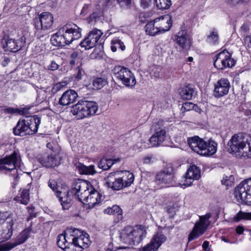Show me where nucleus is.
<instances>
[{
	"label": "nucleus",
	"instance_id": "nucleus-1",
	"mask_svg": "<svg viewBox=\"0 0 251 251\" xmlns=\"http://www.w3.org/2000/svg\"><path fill=\"white\" fill-rule=\"evenodd\" d=\"M227 151L236 156L251 158V139L245 141L242 136L234 134L228 142Z\"/></svg>",
	"mask_w": 251,
	"mask_h": 251
},
{
	"label": "nucleus",
	"instance_id": "nucleus-2",
	"mask_svg": "<svg viewBox=\"0 0 251 251\" xmlns=\"http://www.w3.org/2000/svg\"><path fill=\"white\" fill-rule=\"evenodd\" d=\"M134 181L132 173L128 171H117L110 173L107 177L106 184L114 190H120L130 186Z\"/></svg>",
	"mask_w": 251,
	"mask_h": 251
},
{
	"label": "nucleus",
	"instance_id": "nucleus-3",
	"mask_svg": "<svg viewBox=\"0 0 251 251\" xmlns=\"http://www.w3.org/2000/svg\"><path fill=\"white\" fill-rule=\"evenodd\" d=\"M187 142L191 149L201 155H211L217 151V144L212 139L206 142L199 136H194L188 138Z\"/></svg>",
	"mask_w": 251,
	"mask_h": 251
},
{
	"label": "nucleus",
	"instance_id": "nucleus-4",
	"mask_svg": "<svg viewBox=\"0 0 251 251\" xmlns=\"http://www.w3.org/2000/svg\"><path fill=\"white\" fill-rule=\"evenodd\" d=\"M40 122V118L36 116L30 117L26 120H19L13 129V133L20 136L33 134L37 132Z\"/></svg>",
	"mask_w": 251,
	"mask_h": 251
},
{
	"label": "nucleus",
	"instance_id": "nucleus-5",
	"mask_svg": "<svg viewBox=\"0 0 251 251\" xmlns=\"http://www.w3.org/2000/svg\"><path fill=\"white\" fill-rule=\"evenodd\" d=\"M98 109L96 102L81 100L72 106L71 112L77 119H82L94 115Z\"/></svg>",
	"mask_w": 251,
	"mask_h": 251
},
{
	"label": "nucleus",
	"instance_id": "nucleus-6",
	"mask_svg": "<svg viewBox=\"0 0 251 251\" xmlns=\"http://www.w3.org/2000/svg\"><path fill=\"white\" fill-rule=\"evenodd\" d=\"M93 188L87 181L83 179L74 180L71 189L68 191V195L81 201L84 197L88 195L90 189Z\"/></svg>",
	"mask_w": 251,
	"mask_h": 251
},
{
	"label": "nucleus",
	"instance_id": "nucleus-7",
	"mask_svg": "<svg viewBox=\"0 0 251 251\" xmlns=\"http://www.w3.org/2000/svg\"><path fill=\"white\" fill-rule=\"evenodd\" d=\"M234 195L238 201L251 205V178L244 180L237 186Z\"/></svg>",
	"mask_w": 251,
	"mask_h": 251
},
{
	"label": "nucleus",
	"instance_id": "nucleus-8",
	"mask_svg": "<svg viewBox=\"0 0 251 251\" xmlns=\"http://www.w3.org/2000/svg\"><path fill=\"white\" fill-rule=\"evenodd\" d=\"M174 179L173 168L171 166H166L163 170L156 174L154 181L157 185V188L160 189L173 185Z\"/></svg>",
	"mask_w": 251,
	"mask_h": 251
},
{
	"label": "nucleus",
	"instance_id": "nucleus-9",
	"mask_svg": "<svg viewBox=\"0 0 251 251\" xmlns=\"http://www.w3.org/2000/svg\"><path fill=\"white\" fill-rule=\"evenodd\" d=\"M113 71L115 77L126 86H133L136 84L135 76L128 69L118 66L115 67Z\"/></svg>",
	"mask_w": 251,
	"mask_h": 251
},
{
	"label": "nucleus",
	"instance_id": "nucleus-10",
	"mask_svg": "<svg viewBox=\"0 0 251 251\" xmlns=\"http://www.w3.org/2000/svg\"><path fill=\"white\" fill-rule=\"evenodd\" d=\"M102 34L103 33L101 30L98 29H93L89 32L88 36L80 43L79 45L85 50L92 48L96 46V44L103 48L102 45L104 41L100 38Z\"/></svg>",
	"mask_w": 251,
	"mask_h": 251
},
{
	"label": "nucleus",
	"instance_id": "nucleus-11",
	"mask_svg": "<svg viewBox=\"0 0 251 251\" xmlns=\"http://www.w3.org/2000/svg\"><path fill=\"white\" fill-rule=\"evenodd\" d=\"M235 64V61L231 58V54L225 50L216 55L214 66L219 70H224L226 68L232 67Z\"/></svg>",
	"mask_w": 251,
	"mask_h": 251
},
{
	"label": "nucleus",
	"instance_id": "nucleus-12",
	"mask_svg": "<svg viewBox=\"0 0 251 251\" xmlns=\"http://www.w3.org/2000/svg\"><path fill=\"white\" fill-rule=\"evenodd\" d=\"M34 25L36 32L45 30L51 28L53 23L52 15L50 12L42 13L38 18L34 19Z\"/></svg>",
	"mask_w": 251,
	"mask_h": 251
},
{
	"label": "nucleus",
	"instance_id": "nucleus-13",
	"mask_svg": "<svg viewBox=\"0 0 251 251\" xmlns=\"http://www.w3.org/2000/svg\"><path fill=\"white\" fill-rule=\"evenodd\" d=\"M211 217L210 213L200 216L199 221L195 223L192 232L189 235H199L204 234L210 226V222L209 219Z\"/></svg>",
	"mask_w": 251,
	"mask_h": 251
},
{
	"label": "nucleus",
	"instance_id": "nucleus-14",
	"mask_svg": "<svg viewBox=\"0 0 251 251\" xmlns=\"http://www.w3.org/2000/svg\"><path fill=\"white\" fill-rule=\"evenodd\" d=\"M63 30L64 39L66 40L67 45H69L75 40L79 38L81 36V28L75 25L74 27L68 28L64 26L60 28Z\"/></svg>",
	"mask_w": 251,
	"mask_h": 251
},
{
	"label": "nucleus",
	"instance_id": "nucleus-15",
	"mask_svg": "<svg viewBox=\"0 0 251 251\" xmlns=\"http://www.w3.org/2000/svg\"><path fill=\"white\" fill-rule=\"evenodd\" d=\"M157 124L154 123L152 125V129L155 133L150 137L149 141L151 147H157L160 146L166 138V131L165 129L157 128L156 127Z\"/></svg>",
	"mask_w": 251,
	"mask_h": 251
},
{
	"label": "nucleus",
	"instance_id": "nucleus-16",
	"mask_svg": "<svg viewBox=\"0 0 251 251\" xmlns=\"http://www.w3.org/2000/svg\"><path fill=\"white\" fill-rule=\"evenodd\" d=\"M200 170L195 165L190 166L187 170V172L181 180L182 185L189 186L194 180H197L200 177Z\"/></svg>",
	"mask_w": 251,
	"mask_h": 251
},
{
	"label": "nucleus",
	"instance_id": "nucleus-17",
	"mask_svg": "<svg viewBox=\"0 0 251 251\" xmlns=\"http://www.w3.org/2000/svg\"><path fill=\"white\" fill-rule=\"evenodd\" d=\"M17 152L14 151L11 155L0 159V170L15 171L17 161Z\"/></svg>",
	"mask_w": 251,
	"mask_h": 251
},
{
	"label": "nucleus",
	"instance_id": "nucleus-18",
	"mask_svg": "<svg viewBox=\"0 0 251 251\" xmlns=\"http://www.w3.org/2000/svg\"><path fill=\"white\" fill-rule=\"evenodd\" d=\"M38 160L41 164L46 168L54 167L59 165L60 159L56 154H44L38 158Z\"/></svg>",
	"mask_w": 251,
	"mask_h": 251
},
{
	"label": "nucleus",
	"instance_id": "nucleus-19",
	"mask_svg": "<svg viewBox=\"0 0 251 251\" xmlns=\"http://www.w3.org/2000/svg\"><path fill=\"white\" fill-rule=\"evenodd\" d=\"M230 87V83L227 79L221 78L215 85L214 95L216 98H220L226 95Z\"/></svg>",
	"mask_w": 251,
	"mask_h": 251
},
{
	"label": "nucleus",
	"instance_id": "nucleus-20",
	"mask_svg": "<svg viewBox=\"0 0 251 251\" xmlns=\"http://www.w3.org/2000/svg\"><path fill=\"white\" fill-rule=\"evenodd\" d=\"M101 198V196L99 192L94 188H91L88 195H87L81 202L88 204L89 207L92 208L100 202Z\"/></svg>",
	"mask_w": 251,
	"mask_h": 251
},
{
	"label": "nucleus",
	"instance_id": "nucleus-21",
	"mask_svg": "<svg viewBox=\"0 0 251 251\" xmlns=\"http://www.w3.org/2000/svg\"><path fill=\"white\" fill-rule=\"evenodd\" d=\"M176 40L182 50H187L189 49L191 45V40L185 30H181L177 33L176 36Z\"/></svg>",
	"mask_w": 251,
	"mask_h": 251
},
{
	"label": "nucleus",
	"instance_id": "nucleus-22",
	"mask_svg": "<svg viewBox=\"0 0 251 251\" xmlns=\"http://www.w3.org/2000/svg\"><path fill=\"white\" fill-rule=\"evenodd\" d=\"M166 240L165 236H154L151 242L143 248V251H156Z\"/></svg>",
	"mask_w": 251,
	"mask_h": 251
},
{
	"label": "nucleus",
	"instance_id": "nucleus-23",
	"mask_svg": "<svg viewBox=\"0 0 251 251\" xmlns=\"http://www.w3.org/2000/svg\"><path fill=\"white\" fill-rule=\"evenodd\" d=\"M77 94L73 90L65 91L59 100V104L67 105L73 103L77 97Z\"/></svg>",
	"mask_w": 251,
	"mask_h": 251
},
{
	"label": "nucleus",
	"instance_id": "nucleus-24",
	"mask_svg": "<svg viewBox=\"0 0 251 251\" xmlns=\"http://www.w3.org/2000/svg\"><path fill=\"white\" fill-rule=\"evenodd\" d=\"M171 18L169 15H165L154 19V22L158 27H161L160 33L168 31L171 26Z\"/></svg>",
	"mask_w": 251,
	"mask_h": 251
},
{
	"label": "nucleus",
	"instance_id": "nucleus-25",
	"mask_svg": "<svg viewBox=\"0 0 251 251\" xmlns=\"http://www.w3.org/2000/svg\"><path fill=\"white\" fill-rule=\"evenodd\" d=\"M27 236H16L12 241L0 245V251H8L13 249L18 245L25 242L27 239Z\"/></svg>",
	"mask_w": 251,
	"mask_h": 251
},
{
	"label": "nucleus",
	"instance_id": "nucleus-26",
	"mask_svg": "<svg viewBox=\"0 0 251 251\" xmlns=\"http://www.w3.org/2000/svg\"><path fill=\"white\" fill-rule=\"evenodd\" d=\"M63 33V30L60 28L55 34L51 36L50 42L53 46L64 47L67 45L66 40L64 39Z\"/></svg>",
	"mask_w": 251,
	"mask_h": 251
},
{
	"label": "nucleus",
	"instance_id": "nucleus-27",
	"mask_svg": "<svg viewBox=\"0 0 251 251\" xmlns=\"http://www.w3.org/2000/svg\"><path fill=\"white\" fill-rule=\"evenodd\" d=\"M23 46V43L19 40H15L12 39H8L3 45V48H6L7 50L17 52L20 50Z\"/></svg>",
	"mask_w": 251,
	"mask_h": 251
},
{
	"label": "nucleus",
	"instance_id": "nucleus-28",
	"mask_svg": "<svg viewBox=\"0 0 251 251\" xmlns=\"http://www.w3.org/2000/svg\"><path fill=\"white\" fill-rule=\"evenodd\" d=\"M75 166L81 175H94L96 173L93 165L87 166L78 162L75 163Z\"/></svg>",
	"mask_w": 251,
	"mask_h": 251
},
{
	"label": "nucleus",
	"instance_id": "nucleus-29",
	"mask_svg": "<svg viewBox=\"0 0 251 251\" xmlns=\"http://www.w3.org/2000/svg\"><path fill=\"white\" fill-rule=\"evenodd\" d=\"M57 196L59 198L60 201L61 202L63 209H68L71 205V198L72 196L68 195V193L64 197L65 193L62 192L56 191Z\"/></svg>",
	"mask_w": 251,
	"mask_h": 251
},
{
	"label": "nucleus",
	"instance_id": "nucleus-30",
	"mask_svg": "<svg viewBox=\"0 0 251 251\" xmlns=\"http://www.w3.org/2000/svg\"><path fill=\"white\" fill-rule=\"evenodd\" d=\"M159 28L154 22V20L149 22L145 26L147 34L151 36H154L160 33V28Z\"/></svg>",
	"mask_w": 251,
	"mask_h": 251
},
{
	"label": "nucleus",
	"instance_id": "nucleus-31",
	"mask_svg": "<svg viewBox=\"0 0 251 251\" xmlns=\"http://www.w3.org/2000/svg\"><path fill=\"white\" fill-rule=\"evenodd\" d=\"M119 161V158L114 159L103 158L99 163L98 166L103 170H107L110 169L115 163L118 162Z\"/></svg>",
	"mask_w": 251,
	"mask_h": 251
},
{
	"label": "nucleus",
	"instance_id": "nucleus-32",
	"mask_svg": "<svg viewBox=\"0 0 251 251\" xmlns=\"http://www.w3.org/2000/svg\"><path fill=\"white\" fill-rule=\"evenodd\" d=\"M194 93L195 90L193 87L190 85H188L182 88L180 92V95L183 99L191 100Z\"/></svg>",
	"mask_w": 251,
	"mask_h": 251
},
{
	"label": "nucleus",
	"instance_id": "nucleus-33",
	"mask_svg": "<svg viewBox=\"0 0 251 251\" xmlns=\"http://www.w3.org/2000/svg\"><path fill=\"white\" fill-rule=\"evenodd\" d=\"M59 235H89L83 230L73 227H68Z\"/></svg>",
	"mask_w": 251,
	"mask_h": 251
},
{
	"label": "nucleus",
	"instance_id": "nucleus-34",
	"mask_svg": "<svg viewBox=\"0 0 251 251\" xmlns=\"http://www.w3.org/2000/svg\"><path fill=\"white\" fill-rule=\"evenodd\" d=\"M219 36L217 29H213L207 36L206 41L210 44L216 45L219 43Z\"/></svg>",
	"mask_w": 251,
	"mask_h": 251
},
{
	"label": "nucleus",
	"instance_id": "nucleus-35",
	"mask_svg": "<svg viewBox=\"0 0 251 251\" xmlns=\"http://www.w3.org/2000/svg\"><path fill=\"white\" fill-rule=\"evenodd\" d=\"M104 212L108 214H117L118 216L119 219H122V210L121 208L118 205H113L112 207H108L104 209Z\"/></svg>",
	"mask_w": 251,
	"mask_h": 251
},
{
	"label": "nucleus",
	"instance_id": "nucleus-36",
	"mask_svg": "<svg viewBox=\"0 0 251 251\" xmlns=\"http://www.w3.org/2000/svg\"><path fill=\"white\" fill-rule=\"evenodd\" d=\"M59 239L57 241V244L58 247L67 251L66 250L70 248V246L72 245V243L69 241H67V238L69 236H58Z\"/></svg>",
	"mask_w": 251,
	"mask_h": 251
},
{
	"label": "nucleus",
	"instance_id": "nucleus-37",
	"mask_svg": "<svg viewBox=\"0 0 251 251\" xmlns=\"http://www.w3.org/2000/svg\"><path fill=\"white\" fill-rule=\"evenodd\" d=\"M107 84L105 79L101 77H97L93 79L92 86L93 89H100Z\"/></svg>",
	"mask_w": 251,
	"mask_h": 251
},
{
	"label": "nucleus",
	"instance_id": "nucleus-38",
	"mask_svg": "<svg viewBox=\"0 0 251 251\" xmlns=\"http://www.w3.org/2000/svg\"><path fill=\"white\" fill-rule=\"evenodd\" d=\"M21 203L26 205L29 200V193L28 189H24L21 193L20 197L16 198Z\"/></svg>",
	"mask_w": 251,
	"mask_h": 251
},
{
	"label": "nucleus",
	"instance_id": "nucleus-39",
	"mask_svg": "<svg viewBox=\"0 0 251 251\" xmlns=\"http://www.w3.org/2000/svg\"><path fill=\"white\" fill-rule=\"evenodd\" d=\"M111 44L112 45L111 46V49L113 52H115L118 48L122 50H124L126 49V47L124 43L119 39H114L112 40Z\"/></svg>",
	"mask_w": 251,
	"mask_h": 251
},
{
	"label": "nucleus",
	"instance_id": "nucleus-40",
	"mask_svg": "<svg viewBox=\"0 0 251 251\" xmlns=\"http://www.w3.org/2000/svg\"><path fill=\"white\" fill-rule=\"evenodd\" d=\"M158 9L163 10L169 8L172 5L171 0H154Z\"/></svg>",
	"mask_w": 251,
	"mask_h": 251
},
{
	"label": "nucleus",
	"instance_id": "nucleus-41",
	"mask_svg": "<svg viewBox=\"0 0 251 251\" xmlns=\"http://www.w3.org/2000/svg\"><path fill=\"white\" fill-rule=\"evenodd\" d=\"M234 219L237 222L241 220H251V212H245L242 211H239L235 216Z\"/></svg>",
	"mask_w": 251,
	"mask_h": 251
},
{
	"label": "nucleus",
	"instance_id": "nucleus-42",
	"mask_svg": "<svg viewBox=\"0 0 251 251\" xmlns=\"http://www.w3.org/2000/svg\"><path fill=\"white\" fill-rule=\"evenodd\" d=\"M147 233V228L145 226L137 225L133 227V235H144Z\"/></svg>",
	"mask_w": 251,
	"mask_h": 251
},
{
	"label": "nucleus",
	"instance_id": "nucleus-43",
	"mask_svg": "<svg viewBox=\"0 0 251 251\" xmlns=\"http://www.w3.org/2000/svg\"><path fill=\"white\" fill-rule=\"evenodd\" d=\"M236 237V236H220V239L226 243L230 244L238 243L239 241H242L241 239L238 240Z\"/></svg>",
	"mask_w": 251,
	"mask_h": 251
},
{
	"label": "nucleus",
	"instance_id": "nucleus-44",
	"mask_svg": "<svg viewBox=\"0 0 251 251\" xmlns=\"http://www.w3.org/2000/svg\"><path fill=\"white\" fill-rule=\"evenodd\" d=\"M234 181V177L232 175L225 176L222 180V183L228 187L232 185Z\"/></svg>",
	"mask_w": 251,
	"mask_h": 251
},
{
	"label": "nucleus",
	"instance_id": "nucleus-45",
	"mask_svg": "<svg viewBox=\"0 0 251 251\" xmlns=\"http://www.w3.org/2000/svg\"><path fill=\"white\" fill-rule=\"evenodd\" d=\"M101 48H96L94 51L90 54V57L92 59L101 58L103 55V51L101 50L102 48L100 46Z\"/></svg>",
	"mask_w": 251,
	"mask_h": 251
},
{
	"label": "nucleus",
	"instance_id": "nucleus-46",
	"mask_svg": "<svg viewBox=\"0 0 251 251\" xmlns=\"http://www.w3.org/2000/svg\"><path fill=\"white\" fill-rule=\"evenodd\" d=\"M83 241V238H80L78 237V236L74 238L72 240V242L74 246L84 249Z\"/></svg>",
	"mask_w": 251,
	"mask_h": 251
},
{
	"label": "nucleus",
	"instance_id": "nucleus-47",
	"mask_svg": "<svg viewBox=\"0 0 251 251\" xmlns=\"http://www.w3.org/2000/svg\"><path fill=\"white\" fill-rule=\"evenodd\" d=\"M13 222L12 220H10V221L8 222L7 226V230L4 229L5 232L4 233L7 234V235H12L13 234V229L12 226H13Z\"/></svg>",
	"mask_w": 251,
	"mask_h": 251
},
{
	"label": "nucleus",
	"instance_id": "nucleus-48",
	"mask_svg": "<svg viewBox=\"0 0 251 251\" xmlns=\"http://www.w3.org/2000/svg\"><path fill=\"white\" fill-rule=\"evenodd\" d=\"M76 71L75 78L77 80H81L82 76L85 75V72L81 66H78L76 68Z\"/></svg>",
	"mask_w": 251,
	"mask_h": 251
},
{
	"label": "nucleus",
	"instance_id": "nucleus-49",
	"mask_svg": "<svg viewBox=\"0 0 251 251\" xmlns=\"http://www.w3.org/2000/svg\"><path fill=\"white\" fill-rule=\"evenodd\" d=\"M156 160L155 158L152 155H148L143 159L144 164H151Z\"/></svg>",
	"mask_w": 251,
	"mask_h": 251
},
{
	"label": "nucleus",
	"instance_id": "nucleus-50",
	"mask_svg": "<svg viewBox=\"0 0 251 251\" xmlns=\"http://www.w3.org/2000/svg\"><path fill=\"white\" fill-rule=\"evenodd\" d=\"M133 226H126L121 234L125 235H133Z\"/></svg>",
	"mask_w": 251,
	"mask_h": 251
},
{
	"label": "nucleus",
	"instance_id": "nucleus-51",
	"mask_svg": "<svg viewBox=\"0 0 251 251\" xmlns=\"http://www.w3.org/2000/svg\"><path fill=\"white\" fill-rule=\"evenodd\" d=\"M9 216L10 214L8 212H0V224L8 219Z\"/></svg>",
	"mask_w": 251,
	"mask_h": 251
},
{
	"label": "nucleus",
	"instance_id": "nucleus-52",
	"mask_svg": "<svg viewBox=\"0 0 251 251\" xmlns=\"http://www.w3.org/2000/svg\"><path fill=\"white\" fill-rule=\"evenodd\" d=\"M80 238H83L84 248L86 249L91 245V241L90 236H78Z\"/></svg>",
	"mask_w": 251,
	"mask_h": 251
},
{
	"label": "nucleus",
	"instance_id": "nucleus-53",
	"mask_svg": "<svg viewBox=\"0 0 251 251\" xmlns=\"http://www.w3.org/2000/svg\"><path fill=\"white\" fill-rule=\"evenodd\" d=\"M152 3V0H141V5L143 8L149 7Z\"/></svg>",
	"mask_w": 251,
	"mask_h": 251
},
{
	"label": "nucleus",
	"instance_id": "nucleus-54",
	"mask_svg": "<svg viewBox=\"0 0 251 251\" xmlns=\"http://www.w3.org/2000/svg\"><path fill=\"white\" fill-rule=\"evenodd\" d=\"M65 85H66V83L65 82H62L57 83L53 86V87L52 88V91L54 92H56V91H57L59 90H60V89H61Z\"/></svg>",
	"mask_w": 251,
	"mask_h": 251
},
{
	"label": "nucleus",
	"instance_id": "nucleus-55",
	"mask_svg": "<svg viewBox=\"0 0 251 251\" xmlns=\"http://www.w3.org/2000/svg\"><path fill=\"white\" fill-rule=\"evenodd\" d=\"M244 0H226V2L228 4L231 6H235L242 3Z\"/></svg>",
	"mask_w": 251,
	"mask_h": 251
},
{
	"label": "nucleus",
	"instance_id": "nucleus-56",
	"mask_svg": "<svg viewBox=\"0 0 251 251\" xmlns=\"http://www.w3.org/2000/svg\"><path fill=\"white\" fill-rule=\"evenodd\" d=\"M59 65L54 61H52L50 64L48 66V69L51 71H55L59 68Z\"/></svg>",
	"mask_w": 251,
	"mask_h": 251
},
{
	"label": "nucleus",
	"instance_id": "nucleus-57",
	"mask_svg": "<svg viewBox=\"0 0 251 251\" xmlns=\"http://www.w3.org/2000/svg\"><path fill=\"white\" fill-rule=\"evenodd\" d=\"M244 231H246V232H249V234H251V230H249L248 229L245 230L243 226H238V227H237V228L236 229V231L237 233L238 234H241L243 233V232Z\"/></svg>",
	"mask_w": 251,
	"mask_h": 251
},
{
	"label": "nucleus",
	"instance_id": "nucleus-58",
	"mask_svg": "<svg viewBox=\"0 0 251 251\" xmlns=\"http://www.w3.org/2000/svg\"><path fill=\"white\" fill-rule=\"evenodd\" d=\"M117 1L122 7L128 6L131 2V0H117Z\"/></svg>",
	"mask_w": 251,
	"mask_h": 251
},
{
	"label": "nucleus",
	"instance_id": "nucleus-59",
	"mask_svg": "<svg viewBox=\"0 0 251 251\" xmlns=\"http://www.w3.org/2000/svg\"><path fill=\"white\" fill-rule=\"evenodd\" d=\"M244 44L248 48H251V35L247 36L244 38Z\"/></svg>",
	"mask_w": 251,
	"mask_h": 251
},
{
	"label": "nucleus",
	"instance_id": "nucleus-60",
	"mask_svg": "<svg viewBox=\"0 0 251 251\" xmlns=\"http://www.w3.org/2000/svg\"><path fill=\"white\" fill-rule=\"evenodd\" d=\"M49 186L53 191L56 189V183L54 180H50L48 182Z\"/></svg>",
	"mask_w": 251,
	"mask_h": 251
},
{
	"label": "nucleus",
	"instance_id": "nucleus-61",
	"mask_svg": "<svg viewBox=\"0 0 251 251\" xmlns=\"http://www.w3.org/2000/svg\"><path fill=\"white\" fill-rule=\"evenodd\" d=\"M182 107L186 110H190L191 108L193 107V104L192 103H185L183 104Z\"/></svg>",
	"mask_w": 251,
	"mask_h": 251
},
{
	"label": "nucleus",
	"instance_id": "nucleus-62",
	"mask_svg": "<svg viewBox=\"0 0 251 251\" xmlns=\"http://www.w3.org/2000/svg\"><path fill=\"white\" fill-rule=\"evenodd\" d=\"M203 249L205 251H209L210 250V249L209 246V242L207 241H205L202 245Z\"/></svg>",
	"mask_w": 251,
	"mask_h": 251
},
{
	"label": "nucleus",
	"instance_id": "nucleus-63",
	"mask_svg": "<svg viewBox=\"0 0 251 251\" xmlns=\"http://www.w3.org/2000/svg\"><path fill=\"white\" fill-rule=\"evenodd\" d=\"M28 212L29 213V216L27 218V220H30V219H32L33 217H35L36 216L35 213H33V208H30L28 207Z\"/></svg>",
	"mask_w": 251,
	"mask_h": 251
},
{
	"label": "nucleus",
	"instance_id": "nucleus-64",
	"mask_svg": "<svg viewBox=\"0 0 251 251\" xmlns=\"http://www.w3.org/2000/svg\"><path fill=\"white\" fill-rule=\"evenodd\" d=\"M98 16L99 15L97 13H93L89 17V22H92L93 20H95L97 17H98Z\"/></svg>",
	"mask_w": 251,
	"mask_h": 251
}]
</instances>
